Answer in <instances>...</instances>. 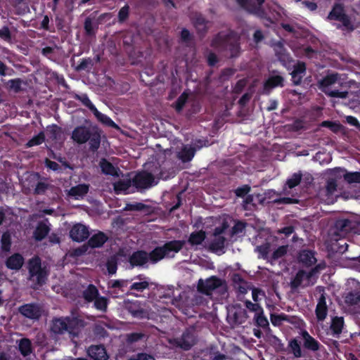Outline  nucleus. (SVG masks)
<instances>
[{"label": "nucleus", "mask_w": 360, "mask_h": 360, "mask_svg": "<svg viewBox=\"0 0 360 360\" xmlns=\"http://www.w3.org/2000/svg\"><path fill=\"white\" fill-rule=\"evenodd\" d=\"M188 99V94L186 91L183 92L176 99L175 103L173 104V107L174 108L176 112L179 113L182 111L185 104L186 103Z\"/></svg>", "instance_id": "obj_42"}, {"label": "nucleus", "mask_w": 360, "mask_h": 360, "mask_svg": "<svg viewBox=\"0 0 360 360\" xmlns=\"http://www.w3.org/2000/svg\"><path fill=\"white\" fill-rule=\"evenodd\" d=\"M288 250V245H281L279 246L276 250H275L271 257V259L273 261H277L278 259L285 256Z\"/></svg>", "instance_id": "obj_51"}, {"label": "nucleus", "mask_w": 360, "mask_h": 360, "mask_svg": "<svg viewBox=\"0 0 360 360\" xmlns=\"http://www.w3.org/2000/svg\"><path fill=\"white\" fill-rule=\"evenodd\" d=\"M344 324V318L342 316H335L332 319L330 329L334 337H338L341 334Z\"/></svg>", "instance_id": "obj_28"}, {"label": "nucleus", "mask_w": 360, "mask_h": 360, "mask_svg": "<svg viewBox=\"0 0 360 360\" xmlns=\"http://www.w3.org/2000/svg\"><path fill=\"white\" fill-rule=\"evenodd\" d=\"M101 172L105 175L117 176V169L108 160L103 158L99 162Z\"/></svg>", "instance_id": "obj_29"}, {"label": "nucleus", "mask_w": 360, "mask_h": 360, "mask_svg": "<svg viewBox=\"0 0 360 360\" xmlns=\"http://www.w3.org/2000/svg\"><path fill=\"white\" fill-rule=\"evenodd\" d=\"M302 174L300 171L294 173L292 176L287 179L285 185L290 189L298 186L302 181Z\"/></svg>", "instance_id": "obj_45"}, {"label": "nucleus", "mask_w": 360, "mask_h": 360, "mask_svg": "<svg viewBox=\"0 0 360 360\" xmlns=\"http://www.w3.org/2000/svg\"><path fill=\"white\" fill-rule=\"evenodd\" d=\"M254 321L255 322V325L258 327L265 328L269 326V321L264 314L263 309L260 310L258 313L255 314Z\"/></svg>", "instance_id": "obj_46"}, {"label": "nucleus", "mask_w": 360, "mask_h": 360, "mask_svg": "<svg viewBox=\"0 0 360 360\" xmlns=\"http://www.w3.org/2000/svg\"><path fill=\"white\" fill-rule=\"evenodd\" d=\"M147 255L146 250H138L129 257L128 262L132 267H143L148 263Z\"/></svg>", "instance_id": "obj_17"}, {"label": "nucleus", "mask_w": 360, "mask_h": 360, "mask_svg": "<svg viewBox=\"0 0 360 360\" xmlns=\"http://www.w3.org/2000/svg\"><path fill=\"white\" fill-rule=\"evenodd\" d=\"M87 353L94 360H108L109 357L103 345H91L88 348Z\"/></svg>", "instance_id": "obj_19"}, {"label": "nucleus", "mask_w": 360, "mask_h": 360, "mask_svg": "<svg viewBox=\"0 0 360 360\" xmlns=\"http://www.w3.org/2000/svg\"><path fill=\"white\" fill-rule=\"evenodd\" d=\"M89 189V186L85 184H80L75 186H72L69 191V195L70 196H74L76 198L77 197H82L85 195Z\"/></svg>", "instance_id": "obj_32"}, {"label": "nucleus", "mask_w": 360, "mask_h": 360, "mask_svg": "<svg viewBox=\"0 0 360 360\" xmlns=\"http://www.w3.org/2000/svg\"><path fill=\"white\" fill-rule=\"evenodd\" d=\"M92 113L94 115L96 119L104 125L112 128L117 127V125L114 122V121L112 120L110 117H109L108 115L105 114L101 113L100 111L98 110L97 108H96L92 112Z\"/></svg>", "instance_id": "obj_35"}, {"label": "nucleus", "mask_w": 360, "mask_h": 360, "mask_svg": "<svg viewBox=\"0 0 360 360\" xmlns=\"http://www.w3.org/2000/svg\"><path fill=\"white\" fill-rule=\"evenodd\" d=\"M153 283H150V281L147 280H144L139 282H134L129 286V291L127 292V295H131L135 297H139V295L137 293H135L133 291L137 292H143L145 290L148 289L150 285H152Z\"/></svg>", "instance_id": "obj_25"}, {"label": "nucleus", "mask_w": 360, "mask_h": 360, "mask_svg": "<svg viewBox=\"0 0 360 360\" xmlns=\"http://www.w3.org/2000/svg\"><path fill=\"white\" fill-rule=\"evenodd\" d=\"M211 46L228 51L231 58H237L240 53V38L233 31L218 32L212 39Z\"/></svg>", "instance_id": "obj_1"}, {"label": "nucleus", "mask_w": 360, "mask_h": 360, "mask_svg": "<svg viewBox=\"0 0 360 360\" xmlns=\"http://www.w3.org/2000/svg\"><path fill=\"white\" fill-rule=\"evenodd\" d=\"M24 257L20 253H14L6 260V266L11 270H19L24 264Z\"/></svg>", "instance_id": "obj_20"}, {"label": "nucleus", "mask_w": 360, "mask_h": 360, "mask_svg": "<svg viewBox=\"0 0 360 360\" xmlns=\"http://www.w3.org/2000/svg\"><path fill=\"white\" fill-rule=\"evenodd\" d=\"M50 185L44 181H39L34 190V195H43L49 189Z\"/></svg>", "instance_id": "obj_57"}, {"label": "nucleus", "mask_w": 360, "mask_h": 360, "mask_svg": "<svg viewBox=\"0 0 360 360\" xmlns=\"http://www.w3.org/2000/svg\"><path fill=\"white\" fill-rule=\"evenodd\" d=\"M186 244L182 240H173L166 242L162 246L155 247L152 251L148 252V261L152 264H157L165 257H169L170 252H179Z\"/></svg>", "instance_id": "obj_5"}, {"label": "nucleus", "mask_w": 360, "mask_h": 360, "mask_svg": "<svg viewBox=\"0 0 360 360\" xmlns=\"http://www.w3.org/2000/svg\"><path fill=\"white\" fill-rule=\"evenodd\" d=\"M22 79L20 78H16L10 79L8 82L9 88L15 93H19L21 91Z\"/></svg>", "instance_id": "obj_60"}, {"label": "nucleus", "mask_w": 360, "mask_h": 360, "mask_svg": "<svg viewBox=\"0 0 360 360\" xmlns=\"http://www.w3.org/2000/svg\"><path fill=\"white\" fill-rule=\"evenodd\" d=\"M207 21L202 15H199L195 18L193 24L198 34L205 36L207 32Z\"/></svg>", "instance_id": "obj_34"}, {"label": "nucleus", "mask_w": 360, "mask_h": 360, "mask_svg": "<svg viewBox=\"0 0 360 360\" xmlns=\"http://www.w3.org/2000/svg\"><path fill=\"white\" fill-rule=\"evenodd\" d=\"M98 295V290L94 284H89L82 292V297L87 302H92Z\"/></svg>", "instance_id": "obj_30"}, {"label": "nucleus", "mask_w": 360, "mask_h": 360, "mask_svg": "<svg viewBox=\"0 0 360 360\" xmlns=\"http://www.w3.org/2000/svg\"><path fill=\"white\" fill-rule=\"evenodd\" d=\"M316 290L321 294L316 307L315 314L317 320L322 321L326 318L328 314V306L326 304L325 289L323 286H317Z\"/></svg>", "instance_id": "obj_11"}, {"label": "nucleus", "mask_w": 360, "mask_h": 360, "mask_svg": "<svg viewBox=\"0 0 360 360\" xmlns=\"http://www.w3.org/2000/svg\"><path fill=\"white\" fill-rule=\"evenodd\" d=\"M50 226L44 221H39L33 232V238L36 241H41L49 233Z\"/></svg>", "instance_id": "obj_22"}, {"label": "nucleus", "mask_w": 360, "mask_h": 360, "mask_svg": "<svg viewBox=\"0 0 360 360\" xmlns=\"http://www.w3.org/2000/svg\"><path fill=\"white\" fill-rule=\"evenodd\" d=\"M338 80V74H331L326 75L321 81V85L324 87H328L335 84Z\"/></svg>", "instance_id": "obj_55"}, {"label": "nucleus", "mask_w": 360, "mask_h": 360, "mask_svg": "<svg viewBox=\"0 0 360 360\" xmlns=\"http://www.w3.org/2000/svg\"><path fill=\"white\" fill-rule=\"evenodd\" d=\"M89 228L80 223L72 226L70 231V236L73 241L83 242L89 237Z\"/></svg>", "instance_id": "obj_13"}, {"label": "nucleus", "mask_w": 360, "mask_h": 360, "mask_svg": "<svg viewBox=\"0 0 360 360\" xmlns=\"http://www.w3.org/2000/svg\"><path fill=\"white\" fill-rule=\"evenodd\" d=\"M316 252L313 250L303 249L301 250L297 255L298 262L306 268L311 267L316 264Z\"/></svg>", "instance_id": "obj_14"}, {"label": "nucleus", "mask_w": 360, "mask_h": 360, "mask_svg": "<svg viewBox=\"0 0 360 360\" xmlns=\"http://www.w3.org/2000/svg\"><path fill=\"white\" fill-rule=\"evenodd\" d=\"M72 141L79 145L89 142L91 152H96L101 146V132L97 128L91 129L84 125L76 127L71 134Z\"/></svg>", "instance_id": "obj_2"}, {"label": "nucleus", "mask_w": 360, "mask_h": 360, "mask_svg": "<svg viewBox=\"0 0 360 360\" xmlns=\"http://www.w3.org/2000/svg\"><path fill=\"white\" fill-rule=\"evenodd\" d=\"M129 15V6L128 4H125L123 7H122L118 12V21L120 22H124L127 19H128Z\"/></svg>", "instance_id": "obj_58"}, {"label": "nucleus", "mask_w": 360, "mask_h": 360, "mask_svg": "<svg viewBox=\"0 0 360 360\" xmlns=\"http://www.w3.org/2000/svg\"><path fill=\"white\" fill-rule=\"evenodd\" d=\"M45 141V134L44 131H40L37 135L33 136L26 143L27 148H31L41 145Z\"/></svg>", "instance_id": "obj_48"}, {"label": "nucleus", "mask_w": 360, "mask_h": 360, "mask_svg": "<svg viewBox=\"0 0 360 360\" xmlns=\"http://www.w3.org/2000/svg\"><path fill=\"white\" fill-rule=\"evenodd\" d=\"M28 281L33 290H39L46 283L49 275V271L46 266H41V259L39 256H34L27 262Z\"/></svg>", "instance_id": "obj_4"}, {"label": "nucleus", "mask_w": 360, "mask_h": 360, "mask_svg": "<svg viewBox=\"0 0 360 360\" xmlns=\"http://www.w3.org/2000/svg\"><path fill=\"white\" fill-rule=\"evenodd\" d=\"M197 341L195 330L193 327L186 328L180 338L175 339L176 345L184 350H189Z\"/></svg>", "instance_id": "obj_8"}, {"label": "nucleus", "mask_w": 360, "mask_h": 360, "mask_svg": "<svg viewBox=\"0 0 360 360\" xmlns=\"http://www.w3.org/2000/svg\"><path fill=\"white\" fill-rule=\"evenodd\" d=\"M94 307L102 312H106L108 310V306L109 304V299L100 296V295L94 300Z\"/></svg>", "instance_id": "obj_41"}, {"label": "nucleus", "mask_w": 360, "mask_h": 360, "mask_svg": "<svg viewBox=\"0 0 360 360\" xmlns=\"http://www.w3.org/2000/svg\"><path fill=\"white\" fill-rule=\"evenodd\" d=\"M285 79L281 75H271L264 82L263 94L269 95L273 89L277 87H283L285 85Z\"/></svg>", "instance_id": "obj_16"}, {"label": "nucleus", "mask_w": 360, "mask_h": 360, "mask_svg": "<svg viewBox=\"0 0 360 360\" xmlns=\"http://www.w3.org/2000/svg\"><path fill=\"white\" fill-rule=\"evenodd\" d=\"M75 98L80 101L85 107L88 108L92 112L96 108L91 103L86 94L77 95Z\"/></svg>", "instance_id": "obj_53"}, {"label": "nucleus", "mask_w": 360, "mask_h": 360, "mask_svg": "<svg viewBox=\"0 0 360 360\" xmlns=\"http://www.w3.org/2000/svg\"><path fill=\"white\" fill-rule=\"evenodd\" d=\"M327 19L341 22L342 26L347 30L352 31L354 30L350 18L345 13L344 6L341 4L335 3L333 5L332 10L328 15Z\"/></svg>", "instance_id": "obj_7"}, {"label": "nucleus", "mask_w": 360, "mask_h": 360, "mask_svg": "<svg viewBox=\"0 0 360 360\" xmlns=\"http://www.w3.org/2000/svg\"><path fill=\"white\" fill-rule=\"evenodd\" d=\"M131 182L129 179L117 181L113 185L115 193L118 194L127 191L130 188Z\"/></svg>", "instance_id": "obj_47"}, {"label": "nucleus", "mask_w": 360, "mask_h": 360, "mask_svg": "<svg viewBox=\"0 0 360 360\" xmlns=\"http://www.w3.org/2000/svg\"><path fill=\"white\" fill-rule=\"evenodd\" d=\"M57 48V46H46L41 50V53L45 58L49 60H53L55 55V50Z\"/></svg>", "instance_id": "obj_59"}, {"label": "nucleus", "mask_w": 360, "mask_h": 360, "mask_svg": "<svg viewBox=\"0 0 360 360\" xmlns=\"http://www.w3.org/2000/svg\"><path fill=\"white\" fill-rule=\"evenodd\" d=\"M39 30H44L45 31H48L50 32H55L54 26L50 25V18L49 15H45L43 16V19L40 22V26L39 27Z\"/></svg>", "instance_id": "obj_54"}, {"label": "nucleus", "mask_w": 360, "mask_h": 360, "mask_svg": "<svg viewBox=\"0 0 360 360\" xmlns=\"http://www.w3.org/2000/svg\"><path fill=\"white\" fill-rule=\"evenodd\" d=\"M155 177L153 174L146 171L137 173L132 179L133 186L137 189H147L155 184Z\"/></svg>", "instance_id": "obj_9"}, {"label": "nucleus", "mask_w": 360, "mask_h": 360, "mask_svg": "<svg viewBox=\"0 0 360 360\" xmlns=\"http://www.w3.org/2000/svg\"><path fill=\"white\" fill-rule=\"evenodd\" d=\"M84 28L85 33L88 36H92L95 34V30L93 25V22L90 18H86L84 21Z\"/></svg>", "instance_id": "obj_64"}, {"label": "nucleus", "mask_w": 360, "mask_h": 360, "mask_svg": "<svg viewBox=\"0 0 360 360\" xmlns=\"http://www.w3.org/2000/svg\"><path fill=\"white\" fill-rule=\"evenodd\" d=\"M19 312L26 318L39 319L41 316L40 307L36 303L25 304L18 309Z\"/></svg>", "instance_id": "obj_15"}, {"label": "nucleus", "mask_w": 360, "mask_h": 360, "mask_svg": "<svg viewBox=\"0 0 360 360\" xmlns=\"http://www.w3.org/2000/svg\"><path fill=\"white\" fill-rule=\"evenodd\" d=\"M206 238V233L203 230L192 232L188 239V243L191 245H201Z\"/></svg>", "instance_id": "obj_31"}, {"label": "nucleus", "mask_w": 360, "mask_h": 360, "mask_svg": "<svg viewBox=\"0 0 360 360\" xmlns=\"http://www.w3.org/2000/svg\"><path fill=\"white\" fill-rule=\"evenodd\" d=\"M126 309L134 318L148 319L149 312L142 307L140 301L135 300L126 303Z\"/></svg>", "instance_id": "obj_12"}, {"label": "nucleus", "mask_w": 360, "mask_h": 360, "mask_svg": "<svg viewBox=\"0 0 360 360\" xmlns=\"http://www.w3.org/2000/svg\"><path fill=\"white\" fill-rule=\"evenodd\" d=\"M118 258L116 255L110 256L106 262L105 266L108 274L113 275L117 270Z\"/></svg>", "instance_id": "obj_44"}, {"label": "nucleus", "mask_w": 360, "mask_h": 360, "mask_svg": "<svg viewBox=\"0 0 360 360\" xmlns=\"http://www.w3.org/2000/svg\"><path fill=\"white\" fill-rule=\"evenodd\" d=\"M46 134L48 138L51 141H58L61 138V127H58L56 124L48 126L46 128Z\"/></svg>", "instance_id": "obj_38"}, {"label": "nucleus", "mask_w": 360, "mask_h": 360, "mask_svg": "<svg viewBox=\"0 0 360 360\" xmlns=\"http://www.w3.org/2000/svg\"><path fill=\"white\" fill-rule=\"evenodd\" d=\"M238 5L250 13L256 14L260 10V7L265 0H256L257 5H255L252 0H236Z\"/></svg>", "instance_id": "obj_24"}, {"label": "nucleus", "mask_w": 360, "mask_h": 360, "mask_svg": "<svg viewBox=\"0 0 360 360\" xmlns=\"http://www.w3.org/2000/svg\"><path fill=\"white\" fill-rule=\"evenodd\" d=\"M223 288L224 290L226 287L224 281L216 276H212L205 281L200 278L198 283V291L206 295H210L214 290Z\"/></svg>", "instance_id": "obj_6"}, {"label": "nucleus", "mask_w": 360, "mask_h": 360, "mask_svg": "<svg viewBox=\"0 0 360 360\" xmlns=\"http://www.w3.org/2000/svg\"><path fill=\"white\" fill-rule=\"evenodd\" d=\"M325 268L326 263L324 262L314 264V266H313L308 272H307V283L304 285L303 287L309 285L310 284L309 282L311 279L314 276H317V274H319L320 271L324 269Z\"/></svg>", "instance_id": "obj_40"}, {"label": "nucleus", "mask_w": 360, "mask_h": 360, "mask_svg": "<svg viewBox=\"0 0 360 360\" xmlns=\"http://www.w3.org/2000/svg\"><path fill=\"white\" fill-rule=\"evenodd\" d=\"M336 170L341 172L344 180L351 184L360 183V172H347L345 168L337 167Z\"/></svg>", "instance_id": "obj_27"}, {"label": "nucleus", "mask_w": 360, "mask_h": 360, "mask_svg": "<svg viewBox=\"0 0 360 360\" xmlns=\"http://www.w3.org/2000/svg\"><path fill=\"white\" fill-rule=\"evenodd\" d=\"M250 190H251L250 186L248 184H245L240 187L237 188L234 191V193L238 198H244L249 193Z\"/></svg>", "instance_id": "obj_62"}, {"label": "nucleus", "mask_w": 360, "mask_h": 360, "mask_svg": "<svg viewBox=\"0 0 360 360\" xmlns=\"http://www.w3.org/2000/svg\"><path fill=\"white\" fill-rule=\"evenodd\" d=\"M246 222L238 220L236 221L233 226L231 228L230 232V236L233 237L234 236L241 233L245 229Z\"/></svg>", "instance_id": "obj_52"}, {"label": "nucleus", "mask_w": 360, "mask_h": 360, "mask_svg": "<svg viewBox=\"0 0 360 360\" xmlns=\"http://www.w3.org/2000/svg\"><path fill=\"white\" fill-rule=\"evenodd\" d=\"M354 221L349 219H337L333 227V235L340 238L345 237L348 233H352Z\"/></svg>", "instance_id": "obj_10"}, {"label": "nucleus", "mask_w": 360, "mask_h": 360, "mask_svg": "<svg viewBox=\"0 0 360 360\" xmlns=\"http://www.w3.org/2000/svg\"><path fill=\"white\" fill-rule=\"evenodd\" d=\"M195 152L196 149L194 147L186 145L177 153V158L183 162H188L192 160L195 156Z\"/></svg>", "instance_id": "obj_26"}, {"label": "nucleus", "mask_w": 360, "mask_h": 360, "mask_svg": "<svg viewBox=\"0 0 360 360\" xmlns=\"http://www.w3.org/2000/svg\"><path fill=\"white\" fill-rule=\"evenodd\" d=\"M127 280L118 279V280H111L108 282V288H118L122 292H124V288L127 286L128 284Z\"/></svg>", "instance_id": "obj_50"}, {"label": "nucleus", "mask_w": 360, "mask_h": 360, "mask_svg": "<svg viewBox=\"0 0 360 360\" xmlns=\"http://www.w3.org/2000/svg\"><path fill=\"white\" fill-rule=\"evenodd\" d=\"M12 245L11 235L9 231L4 232L1 238L0 250L3 252H8L11 250Z\"/></svg>", "instance_id": "obj_36"}, {"label": "nucleus", "mask_w": 360, "mask_h": 360, "mask_svg": "<svg viewBox=\"0 0 360 360\" xmlns=\"http://www.w3.org/2000/svg\"><path fill=\"white\" fill-rule=\"evenodd\" d=\"M84 326V321L77 317H60L53 319L51 330L55 334H63L68 332L70 337H79L81 330Z\"/></svg>", "instance_id": "obj_3"}, {"label": "nucleus", "mask_w": 360, "mask_h": 360, "mask_svg": "<svg viewBox=\"0 0 360 360\" xmlns=\"http://www.w3.org/2000/svg\"><path fill=\"white\" fill-rule=\"evenodd\" d=\"M18 349L23 356H29L32 352V342L28 338H22L18 345Z\"/></svg>", "instance_id": "obj_37"}, {"label": "nucleus", "mask_w": 360, "mask_h": 360, "mask_svg": "<svg viewBox=\"0 0 360 360\" xmlns=\"http://www.w3.org/2000/svg\"><path fill=\"white\" fill-rule=\"evenodd\" d=\"M108 240V236L103 231H98L88 240L87 244L91 248H101Z\"/></svg>", "instance_id": "obj_23"}, {"label": "nucleus", "mask_w": 360, "mask_h": 360, "mask_svg": "<svg viewBox=\"0 0 360 360\" xmlns=\"http://www.w3.org/2000/svg\"><path fill=\"white\" fill-rule=\"evenodd\" d=\"M306 68L305 63L302 61H298L294 65L293 70L290 73L294 85L297 86L301 84L302 78L306 73Z\"/></svg>", "instance_id": "obj_18"}, {"label": "nucleus", "mask_w": 360, "mask_h": 360, "mask_svg": "<svg viewBox=\"0 0 360 360\" xmlns=\"http://www.w3.org/2000/svg\"><path fill=\"white\" fill-rule=\"evenodd\" d=\"M214 238L210 244V249L212 252L222 250L225 248L226 238L224 236H214Z\"/></svg>", "instance_id": "obj_39"}, {"label": "nucleus", "mask_w": 360, "mask_h": 360, "mask_svg": "<svg viewBox=\"0 0 360 360\" xmlns=\"http://www.w3.org/2000/svg\"><path fill=\"white\" fill-rule=\"evenodd\" d=\"M288 347L290 349V352L292 353L295 357L300 358L302 356L300 343L298 342L297 339H292L288 342Z\"/></svg>", "instance_id": "obj_43"}, {"label": "nucleus", "mask_w": 360, "mask_h": 360, "mask_svg": "<svg viewBox=\"0 0 360 360\" xmlns=\"http://www.w3.org/2000/svg\"><path fill=\"white\" fill-rule=\"evenodd\" d=\"M302 336L303 338V347L308 350L312 352H316L319 350L321 345L318 340L309 335L307 330L302 332Z\"/></svg>", "instance_id": "obj_21"}, {"label": "nucleus", "mask_w": 360, "mask_h": 360, "mask_svg": "<svg viewBox=\"0 0 360 360\" xmlns=\"http://www.w3.org/2000/svg\"><path fill=\"white\" fill-rule=\"evenodd\" d=\"M337 183L334 179H330L327 181L326 186V195H333L334 193L337 191Z\"/></svg>", "instance_id": "obj_61"}, {"label": "nucleus", "mask_w": 360, "mask_h": 360, "mask_svg": "<svg viewBox=\"0 0 360 360\" xmlns=\"http://www.w3.org/2000/svg\"><path fill=\"white\" fill-rule=\"evenodd\" d=\"M307 280V272L303 269H300L296 273L295 277L291 280L290 285L292 290H297L302 285L304 280Z\"/></svg>", "instance_id": "obj_33"}, {"label": "nucleus", "mask_w": 360, "mask_h": 360, "mask_svg": "<svg viewBox=\"0 0 360 360\" xmlns=\"http://www.w3.org/2000/svg\"><path fill=\"white\" fill-rule=\"evenodd\" d=\"M150 206L142 202L127 203L124 207L127 211H148Z\"/></svg>", "instance_id": "obj_49"}, {"label": "nucleus", "mask_w": 360, "mask_h": 360, "mask_svg": "<svg viewBox=\"0 0 360 360\" xmlns=\"http://www.w3.org/2000/svg\"><path fill=\"white\" fill-rule=\"evenodd\" d=\"M144 337L142 333L134 332L127 335V342L128 343H134L141 340Z\"/></svg>", "instance_id": "obj_63"}, {"label": "nucleus", "mask_w": 360, "mask_h": 360, "mask_svg": "<svg viewBox=\"0 0 360 360\" xmlns=\"http://www.w3.org/2000/svg\"><path fill=\"white\" fill-rule=\"evenodd\" d=\"M0 39L11 43L12 41V34L8 26H4L0 29Z\"/></svg>", "instance_id": "obj_56"}]
</instances>
